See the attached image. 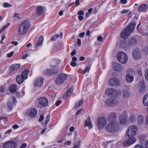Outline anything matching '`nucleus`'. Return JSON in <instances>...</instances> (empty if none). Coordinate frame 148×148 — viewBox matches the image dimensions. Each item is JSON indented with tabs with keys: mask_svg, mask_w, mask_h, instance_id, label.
<instances>
[{
	"mask_svg": "<svg viewBox=\"0 0 148 148\" xmlns=\"http://www.w3.org/2000/svg\"><path fill=\"white\" fill-rule=\"evenodd\" d=\"M136 24L135 23H130L127 27L125 28L122 31L121 34V37L123 39L127 38L135 29Z\"/></svg>",
	"mask_w": 148,
	"mask_h": 148,
	"instance_id": "obj_1",
	"label": "nucleus"
},
{
	"mask_svg": "<svg viewBox=\"0 0 148 148\" xmlns=\"http://www.w3.org/2000/svg\"><path fill=\"white\" fill-rule=\"evenodd\" d=\"M30 27V23L27 20L22 21L19 25L18 30L19 34L21 35H24L26 34L28 31Z\"/></svg>",
	"mask_w": 148,
	"mask_h": 148,
	"instance_id": "obj_2",
	"label": "nucleus"
},
{
	"mask_svg": "<svg viewBox=\"0 0 148 148\" xmlns=\"http://www.w3.org/2000/svg\"><path fill=\"white\" fill-rule=\"evenodd\" d=\"M138 131V127L136 125H131L129 127L126 131V136L129 137H134L136 135Z\"/></svg>",
	"mask_w": 148,
	"mask_h": 148,
	"instance_id": "obj_3",
	"label": "nucleus"
},
{
	"mask_svg": "<svg viewBox=\"0 0 148 148\" xmlns=\"http://www.w3.org/2000/svg\"><path fill=\"white\" fill-rule=\"evenodd\" d=\"M128 115L126 111H123L120 114L119 116V122L120 124L125 125L128 123L127 121Z\"/></svg>",
	"mask_w": 148,
	"mask_h": 148,
	"instance_id": "obj_4",
	"label": "nucleus"
},
{
	"mask_svg": "<svg viewBox=\"0 0 148 148\" xmlns=\"http://www.w3.org/2000/svg\"><path fill=\"white\" fill-rule=\"evenodd\" d=\"M119 129L117 123L110 122L107 125L106 127V130L112 132L117 131Z\"/></svg>",
	"mask_w": 148,
	"mask_h": 148,
	"instance_id": "obj_5",
	"label": "nucleus"
},
{
	"mask_svg": "<svg viewBox=\"0 0 148 148\" xmlns=\"http://www.w3.org/2000/svg\"><path fill=\"white\" fill-rule=\"evenodd\" d=\"M117 58L118 60L122 64L125 63L128 60L127 55L125 53L122 51H120L118 53Z\"/></svg>",
	"mask_w": 148,
	"mask_h": 148,
	"instance_id": "obj_6",
	"label": "nucleus"
},
{
	"mask_svg": "<svg viewBox=\"0 0 148 148\" xmlns=\"http://www.w3.org/2000/svg\"><path fill=\"white\" fill-rule=\"evenodd\" d=\"M107 123L106 120L105 118L101 117L99 118L97 121V125L99 129L103 128Z\"/></svg>",
	"mask_w": 148,
	"mask_h": 148,
	"instance_id": "obj_7",
	"label": "nucleus"
},
{
	"mask_svg": "<svg viewBox=\"0 0 148 148\" xmlns=\"http://www.w3.org/2000/svg\"><path fill=\"white\" fill-rule=\"evenodd\" d=\"M67 77V75L62 73L59 75L55 80V83L57 85H60L64 82Z\"/></svg>",
	"mask_w": 148,
	"mask_h": 148,
	"instance_id": "obj_8",
	"label": "nucleus"
},
{
	"mask_svg": "<svg viewBox=\"0 0 148 148\" xmlns=\"http://www.w3.org/2000/svg\"><path fill=\"white\" fill-rule=\"evenodd\" d=\"M38 106L46 107L48 104V99L45 97H41L38 100Z\"/></svg>",
	"mask_w": 148,
	"mask_h": 148,
	"instance_id": "obj_9",
	"label": "nucleus"
},
{
	"mask_svg": "<svg viewBox=\"0 0 148 148\" xmlns=\"http://www.w3.org/2000/svg\"><path fill=\"white\" fill-rule=\"evenodd\" d=\"M17 102V100L15 97L12 96L10 98L8 101V106L9 109L11 110L14 105Z\"/></svg>",
	"mask_w": 148,
	"mask_h": 148,
	"instance_id": "obj_10",
	"label": "nucleus"
},
{
	"mask_svg": "<svg viewBox=\"0 0 148 148\" xmlns=\"http://www.w3.org/2000/svg\"><path fill=\"white\" fill-rule=\"evenodd\" d=\"M132 56L133 58L136 60L140 59L142 57L141 52L138 49H135L134 50Z\"/></svg>",
	"mask_w": 148,
	"mask_h": 148,
	"instance_id": "obj_11",
	"label": "nucleus"
},
{
	"mask_svg": "<svg viewBox=\"0 0 148 148\" xmlns=\"http://www.w3.org/2000/svg\"><path fill=\"white\" fill-rule=\"evenodd\" d=\"M16 146V143L12 141H7L3 144L4 148H15Z\"/></svg>",
	"mask_w": 148,
	"mask_h": 148,
	"instance_id": "obj_12",
	"label": "nucleus"
},
{
	"mask_svg": "<svg viewBox=\"0 0 148 148\" xmlns=\"http://www.w3.org/2000/svg\"><path fill=\"white\" fill-rule=\"evenodd\" d=\"M125 140L123 142V145L125 146L130 145L135 142L136 139L134 137H131Z\"/></svg>",
	"mask_w": 148,
	"mask_h": 148,
	"instance_id": "obj_13",
	"label": "nucleus"
},
{
	"mask_svg": "<svg viewBox=\"0 0 148 148\" xmlns=\"http://www.w3.org/2000/svg\"><path fill=\"white\" fill-rule=\"evenodd\" d=\"M106 94L110 97L117 96L118 93L114 89L109 88L107 89L106 92Z\"/></svg>",
	"mask_w": 148,
	"mask_h": 148,
	"instance_id": "obj_14",
	"label": "nucleus"
},
{
	"mask_svg": "<svg viewBox=\"0 0 148 148\" xmlns=\"http://www.w3.org/2000/svg\"><path fill=\"white\" fill-rule=\"evenodd\" d=\"M105 103L107 105L110 106L117 104L118 103V101L114 99L110 98L105 101Z\"/></svg>",
	"mask_w": 148,
	"mask_h": 148,
	"instance_id": "obj_15",
	"label": "nucleus"
},
{
	"mask_svg": "<svg viewBox=\"0 0 148 148\" xmlns=\"http://www.w3.org/2000/svg\"><path fill=\"white\" fill-rule=\"evenodd\" d=\"M43 78L42 77L37 78L34 81V85L35 87H40L43 84Z\"/></svg>",
	"mask_w": 148,
	"mask_h": 148,
	"instance_id": "obj_16",
	"label": "nucleus"
},
{
	"mask_svg": "<svg viewBox=\"0 0 148 148\" xmlns=\"http://www.w3.org/2000/svg\"><path fill=\"white\" fill-rule=\"evenodd\" d=\"M116 114L115 113H112L108 116V120L110 122L117 123L116 122Z\"/></svg>",
	"mask_w": 148,
	"mask_h": 148,
	"instance_id": "obj_17",
	"label": "nucleus"
},
{
	"mask_svg": "<svg viewBox=\"0 0 148 148\" xmlns=\"http://www.w3.org/2000/svg\"><path fill=\"white\" fill-rule=\"evenodd\" d=\"M37 111L35 108H31L28 111V114L29 116L31 117H33L35 116L37 114Z\"/></svg>",
	"mask_w": 148,
	"mask_h": 148,
	"instance_id": "obj_18",
	"label": "nucleus"
},
{
	"mask_svg": "<svg viewBox=\"0 0 148 148\" xmlns=\"http://www.w3.org/2000/svg\"><path fill=\"white\" fill-rule=\"evenodd\" d=\"M26 79H25V78L21 75H18L16 77V82L17 83L19 84H21L24 82V80Z\"/></svg>",
	"mask_w": 148,
	"mask_h": 148,
	"instance_id": "obj_19",
	"label": "nucleus"
},
{
	"mask_svg": "<svg viewBox=\"0 0 148 148\" xmlns=\"http://www.w3.org/2000/svg\"><path fill=\"white\" fill-rule=\"evenodd\" d=\"M73 87H72L70 89H69L67 92L65 93L63 95V98L64 99H66L68 97L71 95L73 93Z\"/></svg>",
	"mask_w": 148,
	"mask_h": 148,
	"instance_id": "obj_20",
	"label": "nucleus"
},
{
	"mask_svg": "<svg viewBox=\"0 0 148 148\" xmlns=\"http://www.w3.org/2000/svg\"><path fill=\"white\" fill-rule=\"evenodd\" d=\"M112 67L115 71H120L122 70V68L121 65L120 64L116 63H113Z\"/></svg>",
	"mask_w": 148,
	"mask_h": 148,
	"instance_id": "obj_21",
	"label": "nucleus"
},
{
	"mask_svg": "<svg viewBox=\"0 0 148 148\" xmlns=\"http://www.w3.org/2000/svg\"><path fill=\"white\" fill-rule=\"evenodd\" d=\"M109 82L110 84L112 86L117 85L119 84V80L115 78H111Z\"/></svg>",
	"mask_w": 148,
	"mask_h": 148,
	"instance_id": "obj_22",
	"label": "nucleus"
},
{
	"mask_svg": "<svg viewBox=\"0 0 148 148\" xmlns=\"http://www.w3.org/2000/svg\"><path fill=\"white\" fill-rule=\"evenodd\" d=\"M148 8V5L145 3L143 4L138 7V10L140 12H142Z\"/></svg>",
	"mask_w": 148,
	"mask_h": 148,
	"instance_id": "obj_23",
	"label": "nucleus"
},
{
	"mask_svg": "<svg viewBox=\"0 0 148 148\" xmlns=\"http://www.w3.org/2000/svg\"><path fill=\"white\" fill-rule=\"evenodd\" d=\"M136 115L134 112L131 113L129 119V122H134L136 121Z\"/></svg>",
	"mask_w": 148,
	"mask_h": 148,
	"instance_id": "obj_24",
	"label": "nucleus"
},
{
	"mask_svg": "<svg viewBox=\"0 0 148 148\" xmlns=\"http://www.w3.org/2000/svg\"><path fill=\"white\" fill-rule=\"evenodd\" d=\"M85 125L86 126L88 127L89 129L93 127V125L90 120V118L89 116H88V119L85 121Z\"/></svg>",
	"mask_w": 148,
	"mask_h": 148,
	"instance_id": "obj_25",
	"label": "nucleus"
},
{
	"mask_svg": "<svg viewBox=\"0 0 148 148\" xmlns=\"http://www.w3.org/2000/svg\"><path fill=\"white\" fill-rule=\"evenodd\" d=\"M20 66L21 65L19 64H14L11 66L9 70H10V72H12L13 71L18 69Z\"/></svg>",
	"mask_w": 148,
	"mask_h": 148,
	"instance_id": "obj_26",
	"label": "nucleus"
},
{
	"mask_svg": "<svg viewBox=\"0 0 148 148\" xmlns=\"http://www.w3.org/2000/svg\"><path fill=\"white\" fill-rule=\"evenodd\" d=\"M29 71L28 69H25L22 72L21 75L25 78V79H27L28 78Z\"/></svg>",
	"mask_w": 148,
	"mask_h": 148,
	"instance_id": "obj_27",
	"label": "nucleus"
},
{
	"mask_svg": "<svg viewBox=\"0 0 148 148\" xmlns=\"http://www.w3.org/2000/svg\"><path fill=\"white\" fill-rule=\"evenodd\" d=\"M44 11L43 8L41 6L38 7L36 9V13L37 15L40 16L43 13Z\"/></svg>",
	"mask_w": 148,
	"mask_h": 148,
	"instance_id": "obj_28",
	"label": "nucleus"
},
{
	"mask_svg": "<svg viewBox=\"0 0 148 148\" xmlns=\"http://www.w3.org/2000/svg\"><path fill=\"white\" fill-rule=\"evenodd\" d=\"M43 40V37L42 36H40L37 42L35 44V46L38 47V46H41L42 45Z\"/></svg>",
	"mask_w": 148,
	"mask_h": 148,
	"instance_id": "obj_29",
	"label": "nucleus"
},
{
	"mask_svg": "<svg viewBox=\"0 0 148 148\" xmlns=\"http://www.w3.org/2000/svg\"><path fill=\"white\" fill-rule=\"evenodd\" d=\"M25 95L24 88H23L22 89L21 92H17L16 93V96L18 98H20L24 96Z\"/></svg>",
	"mask_w": 148,
	"mask_h": 148,
	"instance_id": "obj_30",
	"label": "nucleus"
},
{
	"mask_svg": "<svg viewBox=\"0 0 148 148\" xmlns=\"http://www.w3.org/2000/svg\"><path fill=\"white\" fill-rule=\"evenodd\" d=\"M137 121L138 125H141L144 121L143 117L142 115H140L138 116Z\"/></svg>",
	"mask_w": 148,
	"mask_h": 148,
	"instance_id": "obj_31",
	"label": "nucleus"
},
{
	"mask_svg": "<svg viewBox=\"0 0 148 148\" xmlns=\"http://www.w3.org/2000/svg\"><path fill=\"white\" fill-rule=\"evenodd\" d=\"M143 102L145 106H148V94H147L144 97Z\"/></svg>",
	"mask_w": 148,
	"mask_h": 148,
	"instance_id": "obj_32",
	"label": "nucleus"
},
{
	"mask_svg": "<svg viewBox=\"0 0 148 148\" xmlns=\"http://www.w3.org/2000/svg\"><path fill=\"white\" fill-rule=\"evenodd\" d=\"M17 90V86L15 84H13L10 86L9 89L10 91L11 92H14Z\"/></svg>",
	"mask_w": 148,
	"mask_h": 148,
	"instance_id": "obj_33",
	"label": "nucleus"
},
{
	"mask_svg": "<svg viewBox=\"0 0 148 148\" xmlns=\"http://www.w3.org/2000/svg\"><path fill=\"white\" fill-rule=\"evenodd\" d=\"M126 79L127 82H132L134 80V77L130 75L129 74H127L125 77Z\"/></svg>",
	"mask_w": 148,
	"mask_h": 148,
	"instance_id": "obj_34",
	"label": "nucleus"
},
{
	"mask_svg": "<svg viewBox=\"0 0 148 148\" xmlns=\"http://www.w3.org/2000/svg\"><path fill=\"white\" fill-rule=\"evenodd\" d=\"M130 94L129 91L127 90H124L123 92V96L124 98L128 97L130 96Z\"/></svg>",
	"mask_w": 148,
	"mask_h": 148,
	"instance_id": "obj_35",
	"label": "nucleus"
},
{
	"mask_svg": "<svg viewBox=\"0 0 148 148\" xmlns=\"http://www.w3.org/2000/svg\"><path fill=\"white\" fill-rule=\"evenodd\" d=\"M83 103V100H81L78 101V102L76 103L75 107L74 108L76 110Z\"/></svg>",
	"mask_w": 148,
	"mask_h": 148,
	"instance_id": "obj_36",
	"label": "nucleus"
},
{
	"mask_svg": "<svg viewBox=\"0 0 148 148\" xmlns=\"http://www.w3.org/2000/svg\"><path fill=\"white\" fill-rule=\"evenodd\" d=\"M58 62H59V61L57 59L52 61L51 63V66L53 67H54L58 64Z\"/></svg>",
	"mask_w": 148,
	"mask_h": 148,
	"instance_id": "obj_37",
	"label": "nucleus"
},
{
	"mask_svg": "<svg viewBox=\"0 0 148 148\" xmlns=\"http://www.w3.org/2000/svg\"><path fill=\"white\" fill-rule=\"evenodd\" d=\"M10 25V23H8L5 25L3 26L0 29V34L1 33L6 29Z\"/></svg>",
	"mask_w": 148,
	"mask_h": 148,
	"instance_id": "obj_38",
	"label": "nucleus"
},
{
	"mask_svg": "<svg viewBox=\"0 0 148 148\" xmlns=\"http://www.w3.org/2000/svg\"><path fill=\"white\" fill-rule=\"evenodd\" d=\"M80 141H78L76 143H75L74 144L73 148H80Z\"/></svg>",
	"mask_w": 148,
	"mask_h": 148,
	"instance_id": "obj_39",
	"label": "nucleus"
},
{
	"mask_svg": "<svg viewBox=\"0 0 148 148\" xmlns=\"http://www.w3.org/2000/svg\"><path fill=\"white\" fill-rule=\"evenodd\" d=\"M136 40L135 38H133L129 40V44L130 45H134L136 43Z\"/></svg>",
	"mask_w": 148,
	"mask_h": 148,
	"instance_id": "obj_40",
	"label": "nucleus"
},
{
	"mask_svg": "<svg viewBox=\"0 0 148 148\" xmlns=\"http://www.w3.org/2000/svg\"><path fill=\"white\" fill-rule=\"evenodd\" d=\"M53 73L52 70L51 69H47L44 72V73L47 75Z\"/></svg>",
	"mask_w": 148,
	"mask_h": 148,
	"instance_id": "obj_41",
	"label": "nucleus"
},
{
	"mask_svg": "<svg viewBox=\"0 0 148 148\" xmlns=\"http://www.w3.org/2000/svg\"><path fill=\"white\" fill-rule=\"evenodd\" d=\"M121 46L123 48L126 49L127 47V45H128V44L126 42H121Z\"/></svg>",
	"mask_w": 148,
	"mask_h": 148,
	"instance_id": "obj_42",
	"label": "nucleus"
},
{
	"mask_svg": "<svg viewBox=\"0 0 148 148\" xmlns=\"http://www.w3.org/2000/svg\"><path fill=\"white\" fill-rule=\"evenodd\" d=\"M50 119V115L49 114H48L45 119V123L46 125L48 123Z\"/></svg>",
	"mask_w": 148,
	"mask_h": 148,
	"instance_id": "obj_43",
	"label": "nucleus"
},
{
	"mask_svg": "<svg viewBox=\"0 0 148 148\" xmlns=\"http://www.w3.org/2000/svg\"><path fill=\"white\" fill-rule=\"evenodd\" d=\"M139 84L141 87L140 90L144 89L145 88V84L144 82H141L139 83Z\"/></svg>",
	"mask_w": 148,
	"mask_h": 148,
	"instance_id": "obj_44",
	"label": "nucleus"
},
{
	"mask_svg": "<svg viewBox=\"0 0 148 148\" xmlns=\"http://www.w3.org/2000/svg\"><path fill=\"white\" fill-rule=\"evenodd\" d=\"M90 67H86L85 68L84 71L82 72V73L83 74H84L86 73L89 72L90 71Z\"/></svg>",
	"mask_w": 148,
	"mask_h": 148,
	"instance_id": "obj_45",
	"label": "nucleus"
},
{
	"mask_svg": "<svg viewBox=\"0 0 148 148\" xmlns=\"http://www.w3.org/2000/svg\"><path fill=\"white\" fill-rule=\"evenodd\" d=\"M3 6L4 7H9L11 6V5L8 3H4L3 4Z\"/></svg>",
	"mask_w": 148,
	"mask_h": 148,
	"instance_id": "obj_46",
	"label": "nucleus"
},
{
	"mask_svg": "<svg viewBox=\"0 0 148 148\" xmlns=\"http://www.w3.org/2000/svg\"><path fill=\"white\" fill-rule=\"evenodd\" d=\"M145 75L146 79L148 81V69L145 70Z\"/></svg>",
	"mask_w": 148,
	"mask_h": 148,
	"instance_id": "obj_47",
	"label": "nucleus"
},
{
	"mask_svg": "<svg viewBox=\"0 0 148 148\" xmlns=\"http://www.w3.org/2000/svg\"><path fill=\"white\" fill-rule=\"evenodd\" d=\"M59 37V35L58 34H56L55 37H52L51 38V40L52 41H54L56 39L58 38Z\"/></svg>",
	"mask_w": 148,
	"mask_h": 148,
	"instance_id": "obj_48",
	"label": "nucleus"
},
{
	"mask_svg": "<svg viewBox=\"0 0 148 148\" xmlns=\"http://www.w3.org/2000/svg\"><path fill=\"white\" fill-rule=\"evenodd\" d=\"M134 148H143V147L142 144H136Z\"/></svg>",
	"mask_w": 148,
	"mask_h": 148,
	"instance_id": "obj_49",
	"label": "nucleus"
},
{
	"mask_svg": "<svg viewBox=\"0 0 148 148\" xmlns=\"http://www.w3.org/2000/svg\"><path fill=\"white\" fill-rule=\"evenodd\" d=\"M14 53V52L13 51H12L10 53H8V54H7L8 57V58L11 57L12 56Z\"/></svg>",
	"mask_w": 148,
	"mask_h": 148,
	"instance_id": "obj_50",
	"label": "nucleus"
},
{
	"mask_svg": "<svg viewBox=\"0 0 148 148\" xmlns=\"http://www.w3.org/2000/svg\"><path fill=\"white\" fill-rule=\"evenodd\" d=\"M72 143V142L70 140H67L64 143V145H71Z\"/></svg>",
	"mask_w": 148,
	"mask_h": 148,
	"instance_id": "obj_51",
	"label": "nucleus"
},
{
	"mask_svg": "<svg viewBox=\"0 0 148 148\" xmlns=\"http://www.w3.org/2000/svg\"><path fill=\"white\" fill-rule=\"evenodd\" d=\"M44 117L43 114H42L40 115V118L38 120V121L39 122L42 121L44 119Z\"/></svg>",
	"mask_w": 148,
	"mask_h": 148,
	"instance_id": "obj_52",
	"label": "nucleus"
},
{
	"mask_svg": "<svg viewBox=\"0 0 148 148\" xmlns=\"http://www.w3.org/2000/svg\"><path fill=\"white\" fill-rule=\"evenodd\" d=\"M97 40L100 42H103V38L101 36H99L97 38Z\"/></svg>",
	"mask_w": 148,
	"mask_h": 148,
	"instance_id": "obj_53",
	"label": "nucleus"
},
{
	"mask_svg": "<svg viewBox=\"0 0 148 148\" xmlns=\"http://www.w3.org/2000/svg\"><path fill=\"white\" fill-rule=\"evenodd\" d=\"M128 11L129 10H128L124 9L121 11V13L122 14H125L127 13Z\"/></svg>",
	"mask_w": 148,
	"mask_h": 148,
	"instance_id": "obj_54",
	"label": "nucleus"
},
{
	"mask_svg": "<svg viewBox=\"0 0 148 148\" xmlns=\"http://www.w3.org/2000/svg\"><path fill=\"white\" fill-rule=\"evenodd\" d=\"M5 87L3 86H2L1 87L0 91L2 93H3L5 90Z\"/></svg>",
	"mask_w": 148,
	"mask_h": 148,
	"instance_id": "obj_55",
	"label": "nucleus"
},
{
	"mask_svg": "<svg viewBox=\"0 0 148 148\" xmlns=\"http://www.w3.org/2000/svg\"><path fill=\"white\" fill-rule=\"evenodd\" d=\"M84 13L83 11L80 10L78 12V14L79 15H83L84 14Z\"/></svg>",
	"mask_w": 148,
	"mask_h": 148,
	"instance_id": "obj_56",
	"label": "nucleus"
},
{
	"mask_svg": "<svg viewBox=\"0 0 148 148\" xmlns=\"http://www.w3.org/2000/svg\"><path fill=\"white\" fill-rule=\"evenodd\" d=\"M27 144L26 143L22 144L20 147V148H25Z\"/></svg>",
	"mask_w": 148,
	"mask_h": 148,
	"instance_id": "obj_57",
	"label": "nucleus"
},
{
	"mask_svg": "<svg viewBox=\"0 0 148 148\" xmlns=\"http://www.w3.org/2000/svg\"><path fill=\"white\" fill-rule=\"evenodd\" d=\"M71 66L73 67H75L77 65V64L76 62H71Z\"/></svg>",
	"mask_w": 148,
	"mask_h": 148,
	"instance_id": "obj_58",
	"label": "nucleus"
},
{
	"mask_svg": "<svg viewBox=\"0 0 148 148\" xmlns=\"http://www.w3.org/2000/svg\"><path fill=\"white\" fill-rule=\"evenodd\" d=\"M85 35L84 32H82L80 33L79 34V36L80 38H83Z\"/></svg>",
	"mask_w": 148,
	"mask_h": 148,
	"instance_id": "obj_59",
	"label": "nucleus"
},
{
	"mask_svg": "<svg viewBox=\"0 0 148 148\" xmlns=\"http://www.w3.org/2000/svg\"><path fill=\"white\" fill-rule=\"evenodd\" d=\"M29 56V55L27 54H25L23 56L21 57V59H25L28 56Z\"/></svg>",
	"mask_w": 148,
	"mask_h": 148,
	"instance_id": "obj_60",
	"label": "nucleus"
},
{
	"mask_svg": "<svg viewBox=\"0 0 148 148\" xmlns=\"http://www.w3.org/2000/svg\"><path fill=\"white\" fill-rule=\"evenodd\" d=\"M82 43L80 39H78L77 40V44L78 45L80 46Z\"/></svg>",
	"mask_w": 148,
	"mask_h": 148,
	"instance_id": "obj_61",
	"label": "nucleus"
},
{
	"mask_svg": "<svg viewBox=\"0 0 148 148\" xmlns=\"http://www.w3.org/2000/svg\"><path fill=\"white\" fill-rule=\"evenodd\" d=\"M62 102L61 101L59 100L57 101L56 102V106H58Z\"/></svg>",
	"mask_w": 148,
	"mask_h": 148,
	"instance_id": "obj_62",
	"label": "nucleus"
},
{
	"mask_svg": "<svg viewBox=\"0 0 148 148\" xmlns=\"http://www.w3.org/2000/svg\"><path fill=\"white\" fill-rule=\"evenodd\" d=\"M78 18L80 21H81L83 19V16L82 15H79L78 17Z\"/></svg>",
	"mask_w": 148,
	"mask_h": 148,
	"instance_id": "obj_63",
	"label": "nucleus"
},
{
	"mask_svg": "<svg viewBox=\"0 0 148 148\" xmlns=\"http://www.w3.org/2000/svg\"><path fill=\"white\" fill-rule=\"evenodd\" d=\"M12 127L14 129H16L19 127V126L16 124H15L13 125Z\"/></svg>",
	"mask_w": 148,
	"mask_h": 148,
	"instance_id": "obj_64",
	"label": "nucleus"
}]
</instances>
